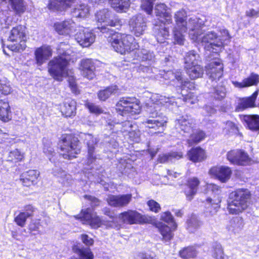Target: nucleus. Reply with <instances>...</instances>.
Here are the masks:
<instances>
[{"instance_id":"obj_1","label":"nucleus","mask_w":259,"mask_h":259,"mask_svg":"<svg viewBox=\"0 0 259 259\" xmlns=\"http://www.w3.org/2000/svg\"><path fill=\"white\" fill-rule=\"evenodd\" d=\"M176 26L173 29L175 43L184 45L185 33L189 30L191 39L204 46L206 51L218 54L223 48V42L218 39L217 34L213 31L204 32L203 29V21L196 17L190 18L187 20L186 12L183 10L178 11L175 15Z\"/></svg>"},{"instance_id":"obj_2","label":"nucleus","mask_w":259,"mask_h":259,"mask_svg":"<svg viewBox=\"0 0 259 259\" xmlns=\"http://www.w3.org/2000/svg\"><path fill=\"white\" fill-rule=\"evenodd\" d=\"M151 103H148L149 105L147 108V112L150 114L152 119H148L145 120L143 124L146 127L153 130L152 133H161L164 130L167 122V118L165 117H161L158 115L157 112L160 106L163 105L168 106L172 105L175 101L173 98L166 97L165 96L155 94L151 96Z\"/></svg>"},{"instance_id":"obj_3","label":"nucleus","mask_w":259,"mask_h":259,"mask_svg":"<svg viewBox=\"0 0 259 259\" xmlns=\"http://www.w3.org/2000/svg\"><path fill=\"white\" fill-rule=\"evenodd\" d=\"M67 45L62 42L58 49L59 56L50 61L48 65L49 72L56 80H61L63 77L69 75L67 64L71 60L70 51L67 50Z\"/></svg>"},{"instance_id":"obj_4","label":"nucleus","mask_w":259,"mask_h":259,"mask_svg":"<svg viewBox=\"0 0 259 259\" xmlns=\"http://www.w3.org/2000/svg\"><path fill=\"white\" fill-rule=\"evenodd\" d=\"M110 41L114 50L121 54L137 50L139 47L134 37L130 34L115 33Z\"/></svg>"},{"instance_id":"obj_5","label":"nucleus","mask_w":259,"mask_h":259,"mask_svg":"<svg viewBox=\"0 0 259 259\" xmlns=\"http://www.w3.org/2000/svg\"><path fill=\"white\" fill-rule=\"evenodd\" d=\"M250 197V192L247 189H239L230 194L232 199L229 201L228 209L230 213L238 214L242 212L248 206V200Z\"/></svg>"},{"instance_id":"obj_6","label":"nucleus","mask_w":259,"mask_h":259,"mask_svg":"<svg viewBox=\"0 0 259 259\" xmlns=\"http://www.w3.org/2000/svg\"><path fill=\"white\" fill-rule=\"evenodd\" d=\"M160 220L170 226L160 222L155 223V226L162 235L163 240L165 242L169 241L174 236L172 232L177 229V224L169 211L162 212L160 214Z\"/></svg>"},{"instance_id":"obj_7","label":"nucleus","mask_w":259,"mask_h":259,"mask_svg":"<svg viewBox=\"0 0 259 259\" xmlns=\"http://www.w3.org/2000/svg\"><path fill=\"white\" fill-rule=\"evenodd\" d=\"M80 218L83 224L88 225L93 229H97L102 225H105L107 228H119L118 224L114 221L102 222L97 213L90 208L82 211Z\"/></svg>"},{"instance_id":"obj_8","label":"nucleus","mask_w":259,"mask_h":259,"mask_svg":"<svg viewBox=\"0 0 259 259\" xmlns=\"http://www.w3.org/2000/svg\"><path fill=\"white\" fill-rule=\"evenodd\" d=\"M60 146L61 155L64 159H71L80 152L79 141L71 135L63 136Z\"/></svg>"},{"instance_id":"obj_9","label":"nucleus","mask_w":259,"mask_h":259,"mask_svg":"<svg viewBox=\"0 0 259 259\" xmlns=\"http://www.w3.org/2000/svg\"><path fill=\"white\" fill-rule=\"evenodd\" d=\"M116 112L127 118L138 114L141 112V107L135 98H122L116 105Z\"/></svg>"},{"instance_id":"obj_10","label":"nucleus","mask_w":259,"mask_h":259,"mask_svg":"<svg viewBox=\"0 0 259 259\" xmlns=\"http://www.w3.org/2000/svg\"><path fill=\"white\" fill-rule=\"evenodd\" d=\"M26 36L23 26L19 25L13 27L11 30L8 40L13 44L9 45L8 47L12 51L20 52L26 48Z\"/></svg>"},{"instance_id":"obj_11","label":"nucleus","mask_w":259,"mask_h":259,"mask_svg":"<svg viewBox=\"0 0 259 259\" xmlns=\"http://www.w3.org/2000/svg\"><path fill=\"white\" fill-rule=\"evenodd\" d=\"M111 12L108 9H103L97 13L96 18L98 22L104 23L105 25L101 27L98 26V29L103 33H108L110 30L106 26L111 27L121 26L122 25V21L117 17H114L110 19Z\"/></svg>"},{"instance_id":"obj_12","label":"nucleus","mask_w":259,"mask_h":259,"mask_svg":"<svg viewBox=\"0 0 259 259\" xmlns=\"http://www.w3.org/2000/svg\"><path fill=\"white\" fill-rule=\"evenodd\" d=\"M208 60L209 63L205 66L206 73L210 79L217 82L223 75V64L217 57L213 59L208 57Z\"/></svg>"},{"instance_id":"obj_13","label":"nucleus","mask_w":259,"mask_h":259,"mask_svg":"<svg viewBox=\"0 0 259 259\" xmlns=\"http://www.w3.org/2000/svg\"><path fill=\"white\" fill-rule=\"evenodd\" d=\"M118 219L122 223L128 224L147 223L151 221L150 217L143 215L136 210H128L121 213Z\"/></svg>"},{"instance_id":"obj_14","label":"nucleus","mask_w":259,"mask_h":259,"mask_svg":"<svg viewBox=\"0 0 259 259\" xmlns=\"http://www.w3.org/2000/svg\"><path fill=\"white\" fill-rule=\"evenodd\" d=\"M227 159L233 164L247 165L251 163V158L247 153L241 150H234L228 152Z\"/></svg>"},{"instance_id":"obj_15","label":"nucleus","mask_w":259,"mask_h":259,"mask_svg":"<svg viewBox=\"0 0 259 259\" xmlns=\"http://www.w3.org/2000/svg\"><path fill=\"white\" fill-rule=\"evenodd\" d=\"M129 26L131 31L137 37L143 35L147 27L146 20L141 14L131 19Z\"/></svg>"},{"instance_id":"obj_16","label":"nucleus","mask_w":259,"mask_h":259,"mask_svg":"<svg viewBox=\"0 0 259 259\" xmlns=\"http://www.w3.org/2000/svg\"><path fill=\"white\" fill-rule=\"evenodd\" d=\"M95 35L88 28L79 27L75 35L77 42L83 47L90 46L95 40Z\"/></svg>"},{"instance_id":"obj_17","label":"nucleus","mask_w":259,"mask_h":259,"mask_svg":"<svg viewBox=\"0 0 259 259\" xmlns=\"http://www.w3.org/2000/svg\"><path fill=\"white\" fill-rule=\"evenodd\" d=\"M209 174L211 177L218 179L222 183H225L230 179L232 170L228 166H214L210 169Z\"/></svg>"},{"instance_id":"obj_18","label":"nucleus","mask_w":259,"mask_h":259,"mask_svg":"<svg viewBox=\"0 0 259 259\" xmlns=\"http://www.w3.org/2000/svg\"><path fill=\"white\" fill-rule=\"evenodd\" d=\"M54 28L60 35H70L75 30L76 25L71 20L56 22L54 24Z\"/></svg>"},{"instance_id":"obj_19","label":"nucleus","mask_w":259,"mask_h":259,"mask_svg":"<svg viewBox=\"0 0 259 259\" xmlns=\"http://www.w3.org/2000/svg\"><path fill=\"white\" fill-rule=\"evenodd\" d=\"M79 70L82 75L89 79H92L95 76V67L92 59H82L80 63Z\"/></svg>"},{"instance_id":"obj_20","label":"nucleus","mask_w":259,"mask_h":259,"mask_svg":"<svg viewBox=\"0 0 259 259\" xmlns=\"http://www.w3.org/2000/svg\"><path fill=\"white\" fill-rule=\"evenodd\" d=\"M176 125L184 133L189 134L193 132L195 121L188 115L182 116L176 120Z\"/></svg>"},{"instance_id":"obj_21","label":"nucleus","mask_w":259,"mask_h":259,"mask_svg":"<svg viewBox=\"0 0 259 259\" xmlns=\"http://www.w3.org/2000/svg\"><path fill=\"white\" fill-rule=\"evenodd\" d=\"M132 200L131 194L110 195L107 198L108 204L114 207H123L127 205Z\"/></svg>"},{"instance_id":"obj_22","label":"nucleus","mask_w":259,"mask_h":259,"mask_svg":"<svg viewBox=\"0 0 259 259\" xmlns=\"http://www.w3.org/2000/svg\"><path fill=\"white\" fill-rule=\"evenodd\" d=\"M155 13L158 20L164 24H169L171 23V16L166 9V6L164 4H159L155 6Z\"/></svg>"},{"instance_id":"obj_23","label":"nucleus","mask_w":259,"mask_h":259,"mask_svg":"<svg viewBox=\"0 0 259 259\" xmlns=\"http://www.w3.org/2000/svg\"><path fill=\"white\" fill-rule=\"evenodd\" d=\"M74 2L75 0H51L48 7L53 11L63 12L70 8Z\"/></svg>"},{"instance_id":"obj_24","label":"nucleus","mask_w":259,"mask_h":259,"mask_svg":"<svg viewBox=\"0 0 259 259\" xmlns=\"http://www.w3.org/2000/svg\"><path fill=\"white\" fill-rule=\"evenodd\" d=\"M85 140L87 141V144L88 148V163L89 165L93 163L97 159V156L95 152V145L97 143V140L94 138L92 135L85 134Z\"/></svg>"},{"instance_id":"obj_25","label":"nucleus","mask_w":259,"mask_h":259,"mask_svg":"<svg viewBox=\"0 0 259 259\" xmlns=\"http://www.w3.org/2000/svg\"><path fill=\"white\" fill-rule=\"evenodd\" d=\"M52 50L49 46H43L37 48L35 51V57L38 66L41 65L52 56Z\"/></svg>"},{"instance_id":"obj_26","label":"nucleus","mask_w":259,"mask_h":259,"mask_svg":"<svg viewBox=\"0 0 259 259\" xmlns=\"http://www.w3.org/2000/svg\"><path fill=\"white\" fill-rule=\"evenodd\" d=\"M244 226L243 219L239 217L233 218L226 226V229L231 234H238Z\"/></svg>"},{"instance_id":"obj_27","label":"nucleus","mask_w":259,"mask_h":259,"mask_svg":"<svg viewBox=\"0 0 259 259\" xmlns=\"http://www.w3.org/2000/svg\"><path fill=\"white\" fill-rule=\"evenodd\" d=\"M108 124L116 130L117 132H120L125 137L130 133L136 125H134L130 120H126L121 123L115 122H108Z\"/></svg>"},{"instance_id":"obj_28","label":"nucleus","mask_w":259,"mask_h":259,"mask_svg":"<svg viewBox=\"0 0 259 259\" xmlns=\"http://www.w3.org/2000/svg\"><path fill=\"white\" fill-rule=\"evenodd\" d=\"M89 3L88 4H85L83 3V4L80 5L77 8H75L74 10L72 11V15L73 17L76 18H85L87 17L89 14V7H91L92 5L93 6H94L95 4L97 3V0H87Z\"/></svg>"},{"instance_id":"obj_29","label":"nucleus","mask_w":259,"mask_h":259,"mask_svg":"<svg viewBox=\"0 0 259 259\" xmlns=\"http://www.w3.org/2000/svg\"><path fill=\"white\" fill-rule=\"evenodd\" d=\"M200 181L196 177L190 178L187 181L188 189L185 190V193L187 199L192 200L193 196L196 194Z\"/></svg>"},{"instance_id":"obj_30","label":"nucleus","mask_w":259,"mask_h":259,"mask_svg":"<svg viewBox=\"0 0 259 259\" xmlns=\"http://www.w3.org/2000/svg\"><path fill=\"white\" fill-rule=\"evenodd\" d=\"M34 207L31 205L26 206L25 210L21 212L14 219L15 222L21 227L25 225L27 219L33 215Z\"/></svg>"},{"instance_id":"obj_31","label":"nucleus","mask_w":259,"mask_h":259,"mask_svg":"<svg viewBox=\"0 0 259 259\" xmlns=\"http://www.w3.org/2000/svg\"><path fill=\"white\" fill-rule=\"evenodd\" d=\"M258 91H255L251 96L242 98L239 100L237 106L236 108L237 111H241L246 108L253 107L254 106L255 100L257 96Z\"/></svg>"},{"instance_id":"obj_32","label":"nucleus","mask_w":259,"mask_h":259,"mask_svg":"<svg viewBox=\"0 0 259 259\" xmlns=\"http://www.w3.org/2000/svg\"><path fill=\"white\" fill-rule=\"evenodd\" d=\"M162 24L160 25L155 24L153 28L155 37L157 41L160 44L165 43V39H167L169 35L168 29L165 26V24Z\"/></svg>"},{"instance_id":"obj_33","label":"nucleus","mask_w":259,"mask_h":259,"mask_svg":"<svg viewBox=\"0 0 259 259\" xmlns=\"http://www.w3.org/2000/svg\"><path fill=\"white\" fill-rule=\"evenodd\" d=\"M187 155L189 159L194 162H199L206 158L205 151L200 147L191 149L188 152Z\"/></svg>"},{"instance_id":"obj_34","label":"nucleus","mask_w":259,"mask_h":259,"mask_svg":"<svg viewBox=\"0 0 259 259\" xmlns=\"http://www.w3.org/2000/svg\"><path fill=\"white\" fill-rule=\"evenodd\" d=\"M76 102L72 100H68L60 106V111L65 117L74 116L76 112Z\"/></svg>"},{"instance_id":"obj_35","label":"nucleus","mask_w":259,"mask_h":259,"mask_svg":"<svg viewBox=\"0 0 259 259\" xmlns=\"http://www.w3.org/2000/svg\"><path fill=\"white\" fill-rule=\"evenodd\" d=\"M258 82V76L255 74H251L249 76L244 78L242 82L232 81V83L236 88H243L256 85Z\"/></svg>"},{"instance_id":"obj_36","label":"nucleus","mask_w":259,"mask_h":259,"mask_svg":"<svg viewBox=\"0 0 259 259\" xmlns=\"http://www.w3.org/2000/svg\"><path fill=\"white\" fill-rule=\"evenodd\" d=\"M7 0H0V4ZM9 4L13 11L16 14L20 15L26 10V5L23 0H9Z\"/></svg>"},{"instance_id":"obj_37","label":"nucleus","mask_w":259,"mask_h":259,"mask_svg":"<svg viewBox=\"0 0 259 259\" xmlns=\"http://www.w3.org/2000/svg\"><path fill=\"white\" fill-rule=\"evenodd\" d=\"M11 111L9 103L0 100V119L4 122H7L11 119Z\"/></svg>"},{"instance_id":"obj_38","label":"nucleus","mask_w":259,"mask_h":259,"mask_svg":"<svg viewBox=\"0 0 259 259\" xmlns=\"http://www.w3.org/2000/svg\"><path fill=\"white\" fill-rule=\"evenodd\" d=\"M187 73L192 79H195L201 77L204 73L203 67L198 65L185 67Z\"/></svg>"},{"instance_id":"obj_39","label":"nucleus","mask_w":259,"mask_h":259,"mask_svg":"<svg viewBox=\"0 0 259 259\" xmlns=\"http://www.w3.org/2000/svg\"><path fill=\"white\" fill-rule=\"evenodd\" d=\"M243 119L250 130L259 132V115H245L244 116Z\"/></svg>"},{"instance_id":"obj_40","label":"nucleus","mask_w":259,"mask_h":259,"mask_svg":"<svg viewBox=\"0 0 259 259\" xmlns=\"http://www.w3.org/2000/svg\"><path fill=\"white\" fill-rule=\"evenodd\" d=\"M220 202L221 200L219 198L215 199L208 198L205 203L206 211L211 215L215 214L220 207Z\"/></svg>"},{"instance_id":"obj_41","label":"nucleus","mask_w":259,"mask_h":259,"mask_svg":"<svg viewBox=\"0 0 259 259\" xmlns=\"http://www.w3.org/2000/svg\"><path fill=\"white\" fill-rule=\"evenodd\" d=\"M111 7L118 12H125L130 7L129 0H109Z\"/></svg>"},{"instance_id":"obj_42","label":"nucleus","mask_w":259,"mask_h":259,"mask_svg":"<svg viewBox=\"0 0 259 259\" xmlns=\"http://www.w3.org/2000/svg\"><path fill=\"white\" fill-rule=\"evenodd\" d=\"M163 78L165 79H169L171 81H174L176 79L178 81H180V85L181 86H186L187 84L190 83L188 81L184 82L183 81L182 73L179 71H175V72L172 71H168L163 75Z\"/></svg>"},{"instance_id":"obj_43","label":"nucleus","mask_w":259,"mask_h":259,"mask_svg":"<svg viewBox=\"0 0 259 259\" xmlns=\"http://www.w3.org/2000/svg\"><path fill=\"white\" fill-rule=\"evenodd\" d=\"M53 174L54 176L59 178L61 182L64 185H68L71 180V176L60 168H56L53 169Z\"/></svg>"},{"instance_id":"obj_44","label":"nucleus","mask_w":259,"mask_h":259,"mask_svg":"<svg viewBox=\"0 0 259 259\" xmlns=\"http://www.w3.org/2000/svg\"><path fill=\"white\" fill-rule=\"evenodd\" d=\"M117 90L118 87L116 85H111L103 90L99 91L98 94V98L101 101H105L110 96L115 94Z\"/></svg>"},{"instance_id":"obj_45","label":"nucleus","mask_w":259,"mask_h":259,"mask_svg":"<svg viewBox=\"0 0 259 259\" xmlns=\"http://www.w3.org/2000/svg\"><path fill=\"white\" fill-rule=\"evenodd\" d=\"M136 53H137L138 57L142 61H148L149 65H151L154 61V55L153 52L149 51L145 49L138 50Z\"/></svg>"},{"instance_id":"obj_46","label":"nucleus","mask_w":259,"mask_h":259,"mask_svg":"<svg viewBox=\"0 0 259 259\" xmlns=\"http://www.w3.org/2000/svg\"><path fill=\"white\" fill-rule=\"evenodd\" d=\"M181 152H173L168 154H163L160 155L158 158V161L160 163H165L172 160V159H179L182 157Z\"/></svg>"},{"instance_id":"obj_47","label":"nucleus","mask_w":259,"mask_h":259,"mask_svg":"<svg viewBox=\"0 0 259 259\" xmlns=\"http://www.w3.org/2000/svg\"><path fill=\"white\" fill-rule=\"evenodd\" d=\"M198 55L193 51L187 53L185 58V67L198 64Z\"/></svg>"},{"instance_id":"obj_48","label":"nucleus","mask_w":259,"mask_h":259,"mask_svg":"<svg viewBox=\"0 0 259 259\" xmlns=\"http://www.w3.org/2000/svg\"><path fill=\"white\" fill-rule=\"evenodd\" d=\"M74 252L81 259H94V255L89 248H74Z\"/></svg>"},{"instance_id":"obj_49","label":"nucleus","mask_w":259,"mask_h":259,"mask_svg":"<svg viewBox=\"0 0 259 259\" xmlns=\"http://www.w3.org/2000/svg\"><path fill=\"white\" fill-rule=\"evenodd\" d=\"M212 256L214 259H228L227 255L224 254L221 245L215 243L212 247Z\"/></svg>"},{"instance_id":"obj_50","label":"nucleus","mask_w":259,"mask_h":259,"mask_svg":"<svg viewBox=\"0 0 259 259\" xmlns=\"http://www.w3.org/2000/svg\"><path fill=\"white\" fill-rule=\"evenodd\" d=\"M192 132L193 133L190 136L189 139H188V142L190 145L200 142L205 137V134L203 131H196Z\"/></svg>"},{"instance_id":"obj_51","label":"nucleus","mask_w":259,"mask_h":259,"mask_svg":"<svg viewBox=\"0 0 259 259\" xmlns=\"http://www.w3.org/2000/svg\"><path fill=\"white\" fill-rule=\"evenodd\" d=\"M24 157V154L23 153L21 152L18 149H15L10 151L8 159L9 161L16 162L21 161Z\"/></svg>"},{"instance_id":"obj_52","label":"nucleus","mask_w":259,"mask_h":259,"mask_svg":"<svg viewBox=\"0 0 259 259\" xmlns=\"http://www.w3.org/2000/svg\"><path fill=\"white\" fill-rule=\"evenodd\" d=\"M39 174V172L37 170H29L23 173V177L25 179H29V181L27 182V185H33L36 182Z\"/></svg>"},{"instance_id":"obj_53","label":"nucleus","mask_w":259,"mask_h":259,"mask_svg":"<svg viewBox=\"0 0 259 259\" xmlns=\"http://www.w3.org/2000/svg\"><path fill=\"white\" fill-rule=\"evenodd\" d=\"M41 224L40 220H32L28 226L30 232L33 235L40 234L39 230Z\"/></svg>"},{"instance_id":"obj_54","label":"nucleus","mask_w":259,"mask_h":259,"mask_svg":"<svg viewBox=\"0 0 259 259\" xmlns=\"http://www.w3.org/2000/svg\"><path fill=\"white\" fill-rule=\"evenodd\" d=\"M197 254V251L194 247H188L180 251L181 257L184 258H189L195 257Z\"/></svg>"},{"instance_id":"obj_55","label":"nucleus","mask_w":259,"mask_h":259,"mask_svg":"<svg viewBox=\"0 0 259 259\" xmlns=\"http://www.w3.org/2000/svg\"><path fill=\"white\" fill-rule=\"evenodd\" d=\"M187 229L191 232H194L200 225V222L195 216H192L187 221Z\"/></svg>"},{"instance_id":"obj_56","label":"nucleus","mask_w":259,"mask_h":259,"mask_svg":"<svg viewBox=\"0 0 259 259\" xmlns=\"http://www.w3.org/2000/svg\"><path fill=\"white\" fill-rule=\"evenodd\" d=\"M140 136V131L138 128L137 125H135L126 137L133 142L138 143L141 140Z\"/></svg>"},{"instance_id":"obj_57","label":"nucleus","mask_w":259,"mask_h":259,"mask_svg":"<svg viewBox=\"0 0 259 259\" xmlns=\"http://www.w3.org/2000/svg\"><path fill=\"white\" fill-rule=\"evenodd\" d=\"M155 0H141V8L148 14H151L152 11Z\"/></svg>"},{"instance_id":"obj_58","label":"nucleus","mask_w":259,"mask_h":259,"mask_svg":"<svg viewBox=\"0 0 259 259\" xmlns=\"http://www.w3.org/2000/svg\"><path fill=\"white\" fill-rule=\"evenodd\" d=\"M206 189L204 192L206 194L211 193L214 195H218L221 192L220 188L216 185L213 184H207Z\"/></svg>"},{"instance_id":"obj_59","label":"nucleus","mask_w":259,"mask_h":259,"mask_svg":"<svg viewBox=\"0 0 259 259\" xmlns=\"http://www.w3.org/2000/svg\"><path fill=\"white\" fill-rule=\"evenodd\" d=\"M85 106L88 108L90 112L92 113L98 115L103 113V110L100 107L94 103L87 102L85 104Z\"/></svg>"},{"instance_id":"obj_60","label":"nucleus","mask_w":259,"mask_h":259,"mask_svg":"<svg viewBox=\"0 0 259 259\" xmlns=\"http://www.w3.org/2000/svg\"><path fill=\"white\" fill-rule=\"evenodd\" d=\"M11 91V87L9 81L7 80L1 81L0 82V92L4 95H8Z\"/></svg>"},{"instance_id":"obj_61","label":"nucleus","mask_w":259,"mask_h":259,"mask_svg":"<svg viewBox=\"0 0 259 259\" xmlns=\"http://www.w3.org/2000/svg\"><path fill=\"white\" fill-rule=\"evenodd\" d=\"M226 93V89L224 86H218L215 89L214 98L221 100L225 97Z\"/></svg>"},{"instance_id":"obj_62","label":"nucleus","mask_w":259,"mask_h":259,"mask_svg":"<svg viewBox=\"0 0 259 259\" xmlns=\"http://www.w3.org/2000/svg\"><path fill=\"white\" fill-rule=\"evenodd\" d=\"M147 203L149 209L155 213L158 212L161 209L160 204L154 200H149Z\"/></svg>"},{"instance_id":"obj_63","label":"nucleus","mask_w":259,"mask_h":259,"mask_svg":"<svg viewBox=\"0 0 259 259\" xmlns=\"http://www.w3.org/2000/svg\"><path fill=\"white\" fill-rule=\"evenodd\" d=\"M43 152L45 155L48 157L50 160H51L52 157L55 154L54 148L51 144L45 145L43 148Z\"/></svg>"},{"instance_id":"obj_64","label":"nucleus","mask_w":259,"mask_h":259,"mask_svg":"<svg viewBox=\"0 0 259 259\" xmlns=\"http://www.w3.org/2000/svg\"><path fill=\"white\" fill-rule=\"evenodd\" d=\"M220 33L221 35L220 36L218 35V39L222 41L223 46L224 41L229 40L231 38V36L229 35L228 31L226 29L221 30Z\"/></svg>"}]
</instances>
